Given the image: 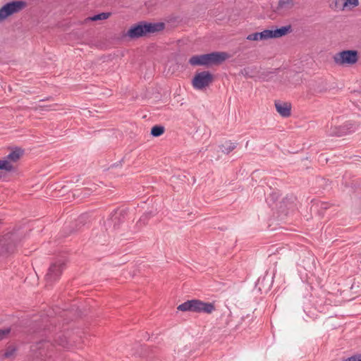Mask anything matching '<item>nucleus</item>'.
I'll use <instances>...</instances> for the list:
<instances>
[{
    "mask_svg": "<svg viewBox=\"0 0 361 361\" xmlns=\"http://www.w3.org/2000/svg\"><path fill=\"white\" fill-rule=\"evenodd\" d=\"M152 212H148L146 214H144L140 219V222H143V224H146V221L152 216Z\"/></svg>",
    "mask_w": 361,
    "mask_h": 361,
    "instance_id": "25",
    "label": "nucleus"
},
{
    "mask_svg": "<svg viewBox=\"0 0 361 361\" xmlns=\"http://www.w3.org/2000/svg\"><path fill=\"white\" fill-rule=\"evenodd\" d=\"M11 331V329L9 328L4 329H0V340H2L6 337V335H8Z\"/></svg>",
    "mask_w": 361,
    "mask_h": 361,
    "instance_id": "26",
    "label": "nucleus"
},
{
    "mask_svg": "<svg viewBox=\"0 0 361 361\" xmlns=\"http://www.w3.org/2000/svg\"><path fill=\"white\" fill-rule=\"evenodd\" d=\"M349 129L350 128H347V125H345L343 126H339L338 128L336 127L334 133H332L331 135L341 137L349 133Z\"/></svg>",
    "mask_w": 361,
    "mask_h": 361,
    "instance_id": "20",
    "label": "nucleus"
},
{
    "mask_svg": "<svg viewBox=\"0 0 361 361\" xmlns=\"http://www.w3.org/2000/svg\"><path fill=\"white\" fill-rule=\"evenodd\" d=\"M16 246V243L10 238L4 237L0 239V255L5 256L13 253Z\"/></svg>",
    "mask_w": 361,
    "mask_h": 361,
    "instance_id": "8",
    "label": "nucleus"
},
{
    "mask_svg": "<svg viewBox=\"0 0 361 361\" xmlns=\"http://www.w3.org/2000/svg\"><path fill=\"white\" fill-rule=\"evenodd\" d=\"M24 150L20 147H16L12 149L10 153L6 157V158L10 162H16L20 159V158L23 155Z\"/></svg>",
    "mask_w": 361,
    "mask_h": 361,
    "instance_id": "15",
    "label": "nucleus"
},
{
    "mask_svg": "<svg viewBox=\"0 0 361 361\" xmlns=\"http://www.w3.org/2000/svg\"><path fill=\"white\" fill-rule=\"evenodd\" d=\"M126 214V210L124 209L114 210L106 222L107 229L111 228L113 230L118 229L121 224L124 222Z\"/></svg>",
    "mask_w": 361,
    "mask_h": 361,
    "instance_id": "6",
    "label": "nucleus"
},
{
    "mask_svg": "<svg viewBox=\"0 0 361 361\" xmlns=\"http://www.w3.org/2000/svg\"><path fill=\"white\" fill-rule=\"evenodd\" d=\"M214 81V75L208 71L196 73L192 80L195 90H202L208 87Z\"/></svg>",
    "mask_w": 361,
    "mask_h": 361,
    "instance_id": "2",
    "label": "nucleus"
},
{
    "mask_svg": "<svg viewBox=\"0 0 361 361\" xmlns=\"http://www.w3.org/2000/svg\"><path fill=\"white\" fill-rule=\"evenodd\" d=\"M197 299L189 300L179 305L177 309L182 312H192L197 313Z\"/></svg>",
    "mask_w": 361,
    "mask_h": 361,
    "instance_id": "10",
    "label": "nucleus"
},
{
    "mask_svg": "<svg viewBox=\"0 0 361 361\" xmlns=\"http://www.w3.org/2000/svg\"><path fill=\"white\" fill-rule=\"evenodd\" d=\"M358 54L355 50H344L336 54L334 62L338 65H353L357 61Z\"/></svg>",
    "mask_w": 361,
    "mask_h": 361,
    "instance_id": "4",
    "label": "nucleus"
},
{
    "mask_svg": "<svg viewBox=\"0 0 361 361\" xmlns=\"http://www.w3.org/2000/svg\"><path fill=\"white\" fill-rule=\"evenodd\" d=\"M164 23H147L141 21L130 27L127 32V35L131 39H136L145 36L147 34L154 33L161 31L164 29Z\"/></svg>",
    "mask_w": 361,
    "mask_h": 361,
    "instance_id": "1",
    "label": "nucleus"
},
{
    "mask_svg": "<svg viewBox=\"0 0 361 361\" xmlns=\"http://www.w3.org/2000/svg\"><path fill=\"white\" fill-rule=\"evenodd\" d=\"M65 264L61 261L56 262L50 265L48 271L45 276V280L47 285H52L58 281L64 269Z\"/></svg>",
    "mask_w": 361,
    "mask_h": 361,
    "instance_id": "5",
    "label": "nucleus"
},
{
    "mask_svg": "<svg viewBox=\"0 0 361 361\" xmlns=\"http://www.w3.org/2000/svg\"><path fill=\"white\" fill-rule=\"evenodd\" d=\"M14 169L13 164L6 158L0 160V170L11 172L13 171Z\"/></svg>",
    "mask_w": 361,
    "mask_h": 361,
    "instance_id": "18",
    "label": "nucleus"
},
{
    "mask_svg": "<svg viewBox=\"0 0 361 361\" xmlns=\"http://www.w3.org/2000/svg\"><path fill=\"white\" fill-rule=\"evenodd\" d=\"M337 8L344 9L345 8H353L358 6L359 0H335Z\"/></svg>",
    "mask_w": 361,
    "mask_h": 361,
    "instance_id": "14",
    "label": "nucleus"
},
{
    "mask_svg": "<svg viewBox=\"0 0 361 361\" xmlns=\"http://www.w3.org/2000/svg\"><path fill=\"white\" fill-rule=\"evenodd\" d=\"M275 107L277 112L283 118H287L291 114V105L288 102H275Z\"/></svg>",
    "mask_w": 361,
    "mask_h": 361,
    "instance_id": "9",
    "label": "nucleus"
},
{
    "mask_svg": "<svg viewBox=\"0 0 361 361\" xmlns=\"http://www.w3.org/2000/svg\"><path fill=\"white\" fill-rule=\"evenodd\" d=\"M216 307L214 303L206 302L200 300L197 301V313L211 314L215 311Z\"/></svg>",
    "mask_w": 361,
    "mask_h": 361,
    "instance_id": "11",
    "label": "nucleus"
},
{
    "mask_svg": "<svg viewBox=\"0 0 361 361\" xmlns=\"http://www.w3.org/2000/svg\"><path fill=\"white\" fill-rule=\"evenodd\" d=\"M57 343L64 348L69 349L71 347V344L65 336L59 337L57 340Z\"/></svg>",
    "mask_w": 361,
    "mask_h": 361,
    "instance_id": "22",
    "label": "nucleus"
},
{
    "mask_svg": "<svg viewBox=\"0 0 361 361\" xmlns=\"http://www.w3.org/2000/svg\"><path fill=\"white\" fill-rule=\"evenodd\" d=\"M320 211H325L329 209L331 204L328 202H322L319 203Z\"/></svg>",
    "mask_w": 361,
    "mask_h": 361,
    "instance_id": "27",
    "label": "nucleus"
},
{
    "mask_svg": "<svg viewBox=\"0 0 361 361\" xmlns=\"http://www.w3.org/2000/svg\"><path fill=\"white\" fill-rule=\"evenodd\" d=\"M343 361H361V355L350 357Z\"/></svg>",
    "mask_w": 361,
    "mask_h": 361,
    "instance_id": "29",
    "label": "nucleus"
},
{
    "mask_svg": "<svg viewBox=\"0 0 361 361\" xmlns=\"http://www.w3.org/2000/svg\"><path fill=\"white\" fill-rule=\"evenodd\" d=\"M110 16L109 13H101L97 15L93 16L90 18V20L92 21L99 20H105L107 19Z\"/></svg>",
    "mask_w": 361,
    "mask_h": 361,
    "instance_id": "24",
    "label": "nucleus"
},
{
    "mask_svg": "<svg viewBox=\"0 0 361 361\" xmlns=\"http://www.w3.org/2000/svg\"><path fill=\"white\" fill-rule=\"evenodd\" d=\"M279 198V195L277 192H272L267 198V202L269 205L274 204Z\"/></svg>",
    "mask_w": 361,
    "mask_h": 361,
    "instance_id": "21",
    "label": "nucleus"
},
{
    "mask_svg": "<svg viewBox=\"0 0 361 361\" xmlns=\"http://www.w3.org/2000/svg\"><path fill=\"white\" fill-rule=\"evenodd\" d=\"M165 128L162 126L156 125L151 129V135L153 137H159L164 134Z\"/></svg>",
    "mask_w": 361,
    "mask_h": 361,
    "instance_id": "19",
    "label": "nucleus"
},
{
    "mask_svg": "<svg viewBox=\"0 0 361 361\" xmlns=\"http://www.w3.org/2000/svg\"><path fill=\"white\" fill-rule=\"evenodd\" d=\"M39 109H46V106H40V105H39Z\"/></svg>",
    "mask_w": 361,
    "mask_h": 361,
    "instance_id": "30",
    "label": "nucleus"
},
{
    "mask_svg": "<svg viewBox=\"0 0 361 361\" xmlns=\"http://www.w3.org/2000/svg\"><path fill=\"white\" fill-rule=\"evenodd\" d=\"M26 5L24 1H13L6 4L0 8V21L13 13L20 12L26 7Z\"/></svg>",
    "mask_w": 361,
    "mask_h": 361,
    "instance_id": "3",
    "label": "nucleus"
},
{
    "mask_svg": "<svg viewBox=\"0 0 361 361\" xmlns=\"http://www.w3.org/2000/svg\"><path fill=\"white\" fill-rule=\"evenodd\" d=\"M14 352H15V349L7 350L4 353V357H6V358H8V357H11L13 355Z\"/></svg>",
    "mask_w": 361,
    "mask_h": 361,
    "instance_id": "28",
    "label": "nucleus"
},
{
    "mask_svg": "<svg viewBox=\"0 0 361 361\" xmlns=\"http://www.w3.org/2000/svg\"><path fill=\"white\" fill-rule=\"evenodd\" d=\"M293 0H279V7L281 8H289L293 6Z\"/></svg>",
    "mask_w": 361,
    "mask_h": 361,
    "instance_id": "23",
    "label": "nucleus"
},
{
    "mask_svg": "<svg viewBox=\"0 0 361 361\" xmlns=\"http://www.w3.org/2000/svg\"><path fill=\"white\" fill-rule=\"evenodd\" d=\"M228 58V54L225 52H212L205 54L206 66L219 64Z\"/></svg>",
    "mask_w": 361,
    "mask_h": 361,
    "instance_id": "7",
    "label": "nucleus"
},
{
    "mask_svg": "<svg viewBox=\"0 0 361 361\" xmlns=\"http://www.w3.org/2000/svg\"><path fill=\"white\" fill-rule=\"evenodd\" d=\"M269 30H264L260 32H254L247 35V39L251 41L267 40L271 39Z\"/></svg>",
    "mask_w": 361,
    "mask_h": 361,
    "instance_id": "12",
    "label": "nucleus"
},
{
    "mask_svg": "<svg viewBox=\"0 0 361 361\" xmlns=\"http://www.w3.org/2000/svg\"><path fill=\"white\" fill-rule=\"evenodd\" d=\"M192 66H206L205 54L194 55L189 59Z\"/></svg>",
    "mask_w": 361,
    "mask_h": 361,
    "instance_id": "16",
    "label": "nucleus"
},
{
    "mask_svg": "<svg viewBox=\"0 0 361 361\" xmlns=\"http://www.w3.org/2000/svg\"><path fill=\"white\" fill-rule=\"evenodd\" d=\"M237 147L236 142H233L231 140L226 141V142L220 146L221 152L224 154H229L234 150Z\"/></svg>",
    "mask_w": 361,
    "mask_h": 361,
    "instance_id": "17",
    "label": "nucleus"
},
{
    "mask_svg": "<svg viewBox=\"0 0 361 361\" xmlns=\"http://www.w3.org/2000/svg\"><path fill=\"white\" fill-rule=\"evenodd\" d=\"M291 25H286L281 27L279 28H276L275 30H269V32H271L270 37L271 38H278L283 36H285L288 32H291Z\"/></svg>",
    "mask_w": 361,
    "mask_h": 361,
    "instance_id": "13",
    "label": "nucleus"
}]
</instances>
